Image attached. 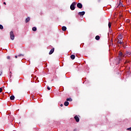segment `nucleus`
<instances>
[{"instance_id": "nucleus-1", "label": "nucleus", "mask_w": 131, "mask_h": 131, "mask_svg": "<svg viewBox=\"0 0 131 131\" xmlns=\"http://www.w3.org/2000/svg\"><path fill=\"white\" fill-rule=\"evenodd\" d=\"M75 6H76V3L73 2L71 6H70V9L72 10V11H74L75 10Z\"/></svg>"}, {"instance_id": "nucleus-2", "label": "nucleus", "mask_w": 131, "mask_h": 131, "mask_svg": "<svg viewBox=\"0 0 131 131\" xmlns=\"http://www.w3.org/2000/svg\"><path fill=\"white\" fill-rule=\"evenodd\" d=\"M10 35L11 39L14 40V39H15V35H14V32H13V31L10 32Z\"/></svg>"}, {"instance_id": "nucleus-3", "label": "nucleus", "mask_w": 131, "mask_h": 131, "mask_svg": "<svg viewBox=\"0 0 131 131\" xmlns=\"http://www.w3.org/2000/svg\"><path fill=\"white\" fill-rule=\"evenodd\" d=\"M120 57H119V61H121V57H124V56H123V54H122V52H120L119 54Z\"/></svg>"}, {"instance_id": "nucleus-4", "label": "nucleus", "mask_w": 131, "mask_h": 131, "mask_svg": "<svg viewBox=\"0 0 131 131\" xmlns=\"http://www.w3.org/2000/svg\"><path fill=\"white\" fill-rule=\"evenodd\" d=\"M74 119L76 120V122H79V118L78 117V116L76 115L74 117Z\"/></svg>"}, {"instance_id": "nucleus-5", "label": "nucleus", "mask_w": 131, "mask_h": 131, "mask_svg": "<svg viewBox=\"0 0 131 131\" xmlns=\"http://www.w3.org/2000/svg\"><path fill=\"white\" fill-rule=\"evenodd\" d=\"M117 43L120 45H122V46L124 45V43L123 42V41H121V40H120L119 39H118Z\"/></svg>"}, {"instance_id": "nucleus-6", "label": "nucleus", "mask_w": 131, "mask_h": 131, "mask_svg": "<svg viewBox=\"0 0 131 131\" xmlns=\"http://www.w3.org/2000/svg\"><path fill=\"white\" fill-rule=\"evenodd\" d=\"M77 7L79 9H82V4H81V3H78L77 4Z\"/></svg>"}, {"instance_id": "nucleus-7", "label": "nucleus", "mask_w": 131, "mask_h": 131, "mask_svg": "<svg viewBox=\"0 0 131 131\" xmlns=\"http://www.w3.org/2000/svg\"><path fill=\"white\" fill-rule=\"evenodd\" d=\"M84 14H85V12L82 11L78 12V15H79V16H83Z\"/></svg>"}, {"instance_id": "nucleus-8", "label": "nucleus", "mask_w": 131, "mask_h": 131, "mask_svg": "<svg viewBox=\"0 0 131 131\" xmlns=\"http://www.w3.org/2000/svg\"><path fill=\"white\" fill-rule=\"evenodd\" d=\"M55 51V48H53L49 52V55H52V54H53V53H54Z\"/></svg>"}, {"instance_id": "nucleus-9", "label": "nucleus", "mask_w": 131, "mask_h": 131, "mask_svg": "<svg viewBox=\"0 0 131 131\" xmlns=\"http://www.w3.org/2000/svg\"><path fill=\"white\" fill-rule=\"evenodd\" d=\"M118 37L119 39H122V38H123V35L120 34L118 35Z\"/></svg>"}, {"instance_id": "nucleus-10", "label": "nucleus", "mask_w": 131, "mask_h": 131, "mask_svg": "<svg viewBox=\"0 0 131 131\" xmlns=\"http://www.w3.org/2000/svg\"><path fill=\"white\" fill-rule=\"evenodd\" d=\"M26 23H28L30 21V17H28L26 19Z\"/></svg>"}, {"instance_id": "nucleus-11", "label": "nucleus", "mask_w": 131, "mask_h": 131, "mask_svg": "<svg viewBox=\"0 0 131 131\" xmlns=\"http://www.w3.org/2000/svg\"><path fill=\"white\" fill-rule=\"evenodd\" d=\"M10 99L11 100V101H13L15 99V96H14V95H12L10 96Z\"/></svg>"}, {"instance_id": "nucleus-12", "label": "nucleus", "mask_w": 131, "mask_h": 131, "mask_svg": "<svg viewBox=\"0 0 131 131\" xmlns=\"http://www.w3.org/2000/svg\"><path fill=\"white\" fill-rule=\"evenodd\" d=\"M67 29V28H66V27L65 26H63L62 27V31H66Z\"/></svg>"}, {"instance_id": "nucleus-13", "label": "nucleus", "mask_w": 131, "mask_h": 131, "mask_svg": "<svg viewBox=\"0 0 131 131\" xmlns=\"http://www.w3.org/2000/svg\"><path fill=\"white\" fill-rule=\"evenodd\" d=\"M71 59H72V60H74L75 59V55H72L71 56Z\"/></svg>"}, {"instance_id": "nucleus-14", "label": "nucleus", "mask_w": 131, "mask_h": 131, "mask_svg": "<svg viewBox=\"0 0 131 131\" xmlns=\"http://www.w3.org/2000/svg\"><path fill=\"white\" fill-rule=\"evenodd\" d=\"M64 106H68V105H69V102L68 101H66L64 103Z\"/></svg>"}, {"instance_id": "nucleus-15", "label": "nucleus", "mask_w": 131, "mask_h": 131, "mask_svg": "<svg viewBox=\"0 0 131 131\" xmlns=\"http://www.w3.org/2000/svg\"><path fill=\"white\" fill-rule=\"evenodd\" d=\"M95 39H96V40H99L100 39V36L97 35V36L95 37Z\"/></svg>"}, {"instance_id": "nucleus-16", "label": "nucleus", "mask_w": 131, "mask_h": 131, "mask_svg": "<svg viewBox=\"0 0 131 131\" xmlns=\"http://www.w3.org/2000/svg\"><path fill=\"white\" fill-rule=\"evenodd\" d=\"M118 6L120 7H121V6H122V3H121V0H120Z\"/></svg>"}, {"instance_id": "nucleus-17", "label": "nucleus", "mask_w": 131, "mask_h": 131, "mask_svg": "<svg viewBox=\"0 0 131 131\" xmlns=\"http://www.w3.org/2000/svg\"><path fill=\"white\" fill-rule=\"evenodd\" d=\"M67 101H69V102H72V99H71L70 98H67Z\"/></svg>"}, {"instance_id": "nucleus-18", "label": "nucleus", "mask_w": 131, "mask_h": 131, "mask_svg": "<svg viewBox=\"0 0 131 131\" xmlns=\"http://www.w3.org/2000/svg\"><path fill=\"white\" fill-rule=\"evenodd\" d=\"M24 54H20L17 55L18 57H24Z\"/></svg>"}, {"instance_id": "nucleus-19", "label": "nucleus", "mask_w": 131, "mask_h": 131, "mask_svg": "<svg viewBox=\"0 0 131 131\" xmlns=\"http://www.w3.org/2000/svg\"><path fill=\"white\" fill-rule=\"evenodd\" d=\"M32 30L33 31H35L36 30V27H33Z\"/></svg>"}, {"instance_id": "nucleus-20", "label": "nucleus", "mask_w": 131, "mask_h": 131, "mask_svg": "<svg viewBox=\"0 0 131 131\" xmlns=\"http://www.w3.org/2000/svg\"><path fill=\"white\" fill-rule=\"evenodd\" d=\"M111 25H112L111 23L109 22L108 23V28H111Z\"/></svg>"}, {"instance_id": "nucleus-21", "label": "nucleus", "mask_w": 131, "mask_h": 131, "mask_svg": "<svg viewBox=\"0 0 131 131\" xmlns=\"http://www.w3.org/2000/svg\"><path fill=\"white\" fill-rule=\"evenodd\" d=\"M0 29H4V27L2 25H0Z\"/></svg>"}, {"instance_id": "nucleus-22", "label": "nucleus", "mask_w": 131, "mask_h": 131, "mask_svg": "<svg viewBox=\"0 0 131 131\" xmlns=\"http://www.w3.org/2000/svg\"><path fill=\"white\" fill-rule=\"evenodd\" d=\"M7 59H8V60H10V59H11V56H8L7 57Z\"/></svg>"}, {"instance_id": "nucleus-23", "label": "nucleus", "mask_w": 131, "mask_h": 131, "mask_svg": "<svg viewBox=\"0 0 131 131\" xmlns=\"http://www.w3.org/2000/svg\"><path fill=\"white\" fill-rule=\"evenodd\" d=\"M47 89L48 90V91H50V90H51V87L48 86Z\"/></svg>"}, {"instance_id": "nucleus-24", "label": "nucleus", "mask_w": 131, "mask_h": 131, "mask_svg": "<svg viewBox=\"0 0 131 131\" xmlns=\"http://www.w3.org/2000/svg\"><path fill=\"white\" fill-rule=\"evenodd\" d=\"M127 54H128L129 55V56H131V52H126Z\"/></svg>"}, {"instance_id": "nucleus-25", "label": "nucleus", "mask_w": 131, "mask_h": 131, "mask_svg": "<svg viewBox=\"0 0 131 131\" xmlns=\"http://www.w3.org/2000/svg\"><path fill=\"white\" fill-rule=\"evenodd\" d=\"M3 92V88H0V93H2Z\"/></svg>"}, {"instance_id": "nucleus-26", "label": "nucleus", "mask_w": 131, "mask_h": 131, "mask_svg": "<svg viewBox=\"0 0 131 131\" xmlns=\"http://www.w3.org/2000/svg\"><path fill=\"white\" fill-rule=\"evenodd\" d=\"M127 130H130V131H131V127H129V128H127Z\"/></svg>"}, {"instance_id": "nucleus-27", "label": "nucleus", "mask_w": 131, "mask_h": 131, "mask_svg": "<svg viewBox=\"0 0 131 131\" xmlns=\"http://www.w3.org/2000/svg\"><path fill=\"white\" fill-rule=\"evenodd\" d=\"M97 3H101V0H97Z\"/></svg>"}, {"instance_id": "nucleus-28", "label": "nucleus", "mask_w": 131, "mask_h": 131, "mask_svg": "<svg viewBox=\"0 0 131 131\" xmlns=\"http://www.w3.org/2000/svg\"><path fill=\"white\" fill-rule=\"evenodd\" d=\"M15 58L16 59H17V58H18V55H17V56L16 55V56H15Z\"/></svg>"}, {"instance_id": "nucleus-29", "label": "nucleus", "mask_w": 131, "mask_h": 131, "mask_svg": "<svg viewBox=\"0 0 131 131\" xmlns=\"http://www.w3.org/2000/svg\"><path fill=\"white\" fill-rule=\"evenodd\" d=\"M2 74H3V72H0V76H1V75H2Z\"/></svg>"}, {"instance_id": "nucleus-30", "label": "nucleus", "mask_w": 131, "mask_h": 131, "mask_svg": "<svg viewBox=\"0 0 131 131\" xmlns=\"http://www.w3.org/2000/svg\"><path fill=\"white\" fill-rule=\"evenodd\" d=\"M60 107H63V104H60Z\"/></svg>"}, {"instance_id": "nucleus-31", "label": "nucleus", "mask_w": 131, "mask_h": 131, "mask_svg": "<svg viewBox=\"0 0 131 131\" xmlns=\"http://www.w3.org/2000/svg\"><path fill=\"white\" fill-rule=\"evenodd\" d=\"M4 5H7V4L6 3V2H4Z\"/></svg>"}, {"instance_id": "nucleus-32", "label": "nucleus", "mask_w": 131, "mask_h": 131, "mask_svg": "<svg viewBox=\"0 0 131 131\" xmlns=\"http://www.w3.org/2000/svg\"><path fill=\"white\" fill-rule=\"evenodd\" d=\"M123 47H124V48H125V47H124V44L123 45Z\"/></svg>"}, {"instance_id": "nucleus-33", "label": "nucleus", "mask_w": 131, "mask_h": 131, "mask_svg": "<svg viewBox=\"0 0 131 131\" xmlns=\"http://www.w3.org/2000/svg\"><path fill=\"white\" fill-rule=\"evenodd\" d=\"M123 47H124V48H125V47H124V44L123 45Z\"/></svg>"}]
</instances>
